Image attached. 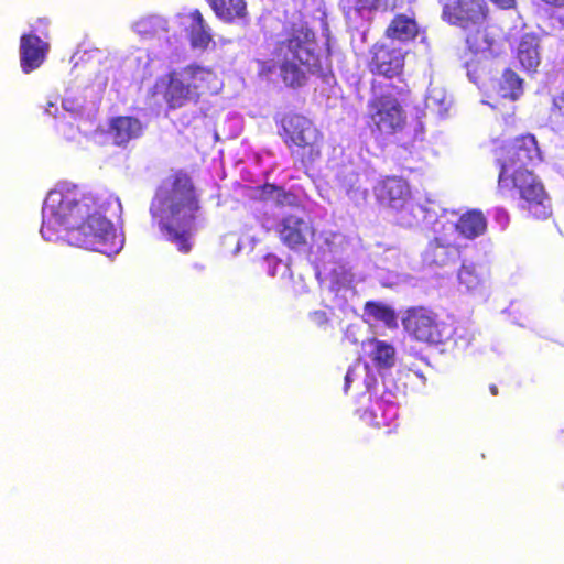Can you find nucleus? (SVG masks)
<instances>
[{"mask_svg":"<svg viewBox=\"0 0 564 564\" xmlns=\"http://www.w3.org/2000/svg\"><path fill=\"white\" fill-rule=\"evenodd\" d=\"M42 237L55 241L62 232L69 245L108 257L123 247V238L102 215V207L90 194L53 189L42 207Z\"/></svg>","mask_w":564,"mask_h":564,"instance_id":"f257e3e1","label":"nucleus"},{"mask_svg":"<svg viewBox=\"0 0 564 564\" xmlns=\"http://www.w3.org/2000/svg\"><path fill=\"white\" fill-rule=\"evenodd\" d=\"M171 180L170 193L154 196L150 214L160 229L176 245L178 251L188 253L192 250L194 225L202 209L199 194L186 171L174 172Z\"/></svg>","mask_w":564,"mask_h":564,"instance_id":"f03ea898","label":"nucleus"},{"mask_svg":"<svg viewBox=\"0 0 564 564\" xmlns=\"http://www.w3.org/2000/svg\"><path fill=\"white\" fill-rule=\"evenodd\" d=\"M314 32L304 23H291L284 28L282 39L273 48L272 59H259L258 75L269 77L276 69L285 86L301 88L307 84L310 75H319L323 67L313 44Z\"/></svg>","mask_w":564,"mask_h":564,"instance_id":"7ed1b4c3","label":"nucleus"},{"mask_svg":"<svg viewBox=\"0 0 564 564\" xmlns=\"http://www.w3.org/2000/svg\"><path fill=\"white\" fill-rule=\"evenodd\" d=\"M219 89L217 74L208 67L189 64L173 69L160 77L153 87L154 95H161L169 109H178L200 97L214 95Z\"/></svg>","mask_w":564,"mask_h":564,"instance_id":"20e7f679","label":"nucleus"},{"mask_svg":"<svg viewBox=\"0 0 564 564\" xmlns=\"http://www.w3.org/2000/svg\"><path fill=\"white\" fill-rule=\"evenodd\" d=\"M441 19L466 34L470 53L478 54L489 47L486 24L490 15L487 0H443Z\"/></svg>","mask_w":564,"mask_h":564,"instance_id":"39448f33","label":"nucleus"},{"mask_svg":"<svg viewBox=\"0 0 564 564\" xmlns=\"http://www.w3.org/2000/svg\"><path fill=\"white\" fill-rule=\"evenodd\" d=\"M276 126L279 137L302 165H312L322 156L324 135L310 118L289 112L276 121Z\"/></svg>","mask_w":564,"mask_h":564,"instance_id":"423d86ee","label":"nucleus"},{"mask_svg":"<svg viewBox=\"0 0 564 564\" xmlns=\"http://www.w3.org/2000/svg\"><path fill=\"white\" fill-rule=\"evenodd\" d=\"M498 185L517 195V208L527 217L544 220L552 215L551 199L532 171H499Z\"/></svg>","mask_w":564,"mask_h":564,"instance_id":"0eeeda50","label":"nucleus"},{"mask_svg":"<svg viewBox=\"0 0 564 564\" xmlns=\"http://www.w3.org/2000/svg\"><path fill=\"white\" fill-rule=\"evenodd\" d=\"M394 90L395 96L381 94L373 96L368 102L371 130L381 137L394 135L406 126V112L402 102L410 89L404 85L394 87Z\"/></svg>","mask_w":564,"mask_h":564,"instance_id":"6e6552de","label":"nucleus"},{"mask_svg":"<svg viewBox=\"0 0 564 564\" xmlns=\"http://www.w3.org/2000/svg\"><path fill=\"white\" fill-rule=\"evenodd\" d=\"M378 203L394 212L395 221L402 227H412L417 223L414 214L416 205L408 181L400 176H386L373 187Z\"/></svg>","mask_w":564,"mask_h":564,"instance_id":"1a4fd4ad","label":"nucleus"},{"mask_svg":"<svg viewBox=\"0 0 564 564\" xmlns=\"http://www.w3.org/2000/svg\"><path fill=\"white\" fill-rule=\"evenodd\" d=\"M403 326L410 336L430 346L445 344L452 334L451 326L441 321L436 313L422 306L408 310Z\"/></svg>","mask_w":564,"mask_h":564,"instance_id":"9d476101","label":"nucleus"},{"mask_svg":"<svg viewBox=\"0 0 564 564\" xmlns=\"http://www.w3.org/2000/svg\"><path fill=\"white\" fill-rule=\"evenodd\" d=\"M501 151L502 154L499 159L500 171H532L530 167L542 161L536 138L531 133L514 138Z\"/></svg>","mask_w":564,"mask_h":564,"instance_id":"9b49d317","label":"nucleus"},{"mask_svg":"<svg viewBox=\"0 0 564 564\" xmlns=\"http://www.w3.org/2000/svg\"><path fill=\"white\" fill-rule=\"evenodd\" d=\"M36 24L43 28V30H41L43 37L36 34L40 28H34L33 25L30 32L23 33L20 36V67L24 74H30L40 68L47 58L51 50L50 42L47 41L48 20L46 18H39Z\"/></svg>","mask_w":564,"mask_h":564,"instance_id":"f8f14e48","label":"nucleus"},{"mask_svg":"<svg viewBox=\"0 0 564 564\" xmlns=\"http://www.w3.org/2000/svg\"><path fill=\"white\" fill-rule=\"evenodd\" d=\"M406 52L401 47L376 42L369 50L368 70L375 76L391 79L404 72Z\"/></svg>","mask_w":564,"mask_h":564,"instance_id":"ddd939ff","label":"nucleus"},{"mask_svg":"<svg viewBox=\"0 0 564 564\" xmlns=\"http://www.w3.org/2000/svg\"><path fill=\"white\" fill-rule=\"evenodd\" d=\"M276 234L284 246L291 250H300L314 241L316 230L308 219L290 214L278 224Z\"/></svg>","mask_w":564,"mask_h":564,"instance_id":"4468645a","label":"nucleus"},{"mask_svg":"<svg viewBox=\"0 0 564 564\" xmlns=\"http://www.w3.org/2000/svg\"><path fill=\"white\" fill-rule=\"evenodd\" d=\"M419 34L420 25L413 11L394 14L383 32L386 39L400 44L414 42Z\"/></svg>","mask_w":564,"mask_h":564,"instance_id":"2eb2a0df","label":"nucleus"},{"mask_svg":"<svg viewBox=\"0 0 564 564\" xmlns=\"http://www.w3.org/2000/svg\"><path fill=\"white\" fill-rule=\"evenodd\" d=\"M516 58L522 69L535 74L542 59L540 35L533 32L521 35L516 48Z\"/></svg>","mask_w":564,"mask_h":564,"instance_id":"dca6fc26","label":"nucleus"},{"mask_svg":"<svg viewBox=\"0 0 564 564\" xmlns=\"http://www.w3.org/2000/svg\"><path fill=\"white\" fill-rule=\"evenodd\" d=\"M460 256L459 247L445 243L441 238L431 240L423 253V261L427 265L445 267L455 263Z\"/></svg>","mask_w":564,"mask_h":564,"instance_id":"f3484780","label":"nucleus"},{"mask_svg":"<svg viewBox=\"0 0 564 564\" xmlns=\"http://www.w3.org/2000/svg\"><path fill=\"white\" fill-rule=\"evenodd\" d=\"M215 15L224 23L232 24L248 18L246 0H205Z\"/></svg>","mask_w":564,"mask_h":564,"instance_id":"a211bd4d","label":"nucleus"},{"mask_svg":"<svg viewBox=\"0 0 564 564\" xmlns=\"http://www.w3.org/2000/svg\"><path fill=\"white\" fill-rule=\"evenodd\" d=\"M487 218L480 209L463 213L455 223L456 231L466 239H476L487 231Z\"/></svg>","mask_w":564,"mask_h":564,"instance_id":"6ab92c4d","label":"nucleus"},{"mask_svg":"<svg viewBox=\"0 0 564 564\" xmlns=\"http://www.w3.org/2000/svg\"><path fill=\"white\" fill-rule=\"evenodd\" d=\"M140 122L132 117H117L111 119L108 134L117 145L127 144L132 138L138 135Z\"/></svg>","mask_w":564,"mask_h":564,"instance_id":"aec40b11","label":"nucleus"},{"mask_svg":"<svg viewBox=\"0 0 564 564\" xmlns=\"http://www.w3.org/2000/svg\"><path fill=\"white\" fill-rule=\"evenodd\" d=\"M488 278L487 270L481 265L463 264L458 270V281L469 292L480 291L485 288Z\"/></svg>","mask_w":564,"mask_h":564,"instance_id":"412c9836","label":"nucleus"},{"mask_svg":"<svg viewBox=\"0 0 564 564\" xmlns=\"http://www.w3.org/2000/svg\"><path fill=\"white\" fill-rule=\"evenodd\" d=\"M189 18L192 20L189 30L191 45L194 48L206 50L213 36L202 12L195 9L191 12Z\"/></svg>","mask_w":564,"mask_h":564,"instance_id":"4be33fe9","label":"nucleus"},{"mask_svg":"<svg viewBox=\"0 0 564 564\" xmlns=\"http://www.w3.org/2000/svg\"><path fill=\"white\" fill-rule=\"evenodd\" d=\"M497 94L505 99L518 100L523 95V79L513 69L506 68L497 83Z\"/></svg>","mask_w":564,"mask_h":564,"instance_id":"5701e85b","label":"nucleus"},{"mask_svg":"<svg viewBox=\"0 0 564 564\" xmlns=\"http://www.w3.org/2000/svg\"><path fill=\"white\" fill-rule=\"evenodd\" d=\"M373 350L371 351V359L377 368H390L394 364V348L392 345L372 339Z\"/></svg>","mask_w":564,"mask_h":564,"instance_id":"b1692460","label":"nucleus"},{"mask_svg":"<svg viewBox=\"0 0 564 564\" xmlns=\"http://www.w3.org/2000/svg\"><path fill=\"white\" fill-rule=\"evenodd\" d=\"M547 122L553 131L564 133V90L553 96Z\"/></svg>","mask_w":564,"mask_h":564,"instance_id":"393cba45","label":"nucleus"},{"mask_svg":"<svg viewBox=\"0 0 564 564\" xmlns=\"http://www.w3.org/2000/svg\"><path fill=\"white\" fill-rule=\"evenodd\" d=\"M365 313L377 322H382L387 326L395 325V313L394 311L379 302L369 301L365 304Z\"/></svg>","mask_w":564,"mask_h":564,"instance_id":"a878e982","label":"nucleus"},{"mask_svg":"<svg viewBox=\"0 0 564 564\" xmlns=\"http://www.w3.org/2000/svg\"><path fill=\"white\" fill-rule=\"evenodd\" d=\"M166 21L156 18V17H148L143 20V35H155L160 31H165Z\"/></svg>","mask_w":564,"mask_h":564,"instance_id":"bb28decb","label":"nucleus"},{"mask_svg":"<svg viewBox=\"0 0 564 564\" xmlns=\"http://www.w3.org/2000/svg\"><path fill=\"white\" fill-rule=\"evenodd\" d=\"M355 10L358 13H362L365 11L372 12L379 11V4L377 0H356L355 1Z\"/></svg>","mask_w":564,"mask_h":564,"instance_id":"cd10ccee","label":"nucleus"},{"mask_svg":"<svg viewBox=\"0 0 564 564\" xmlns=\"http://www.w3.org/2000/svg\"><path fill=\"white\" fill-rule=\"evenodd\" d=\"M380 11L393 12L400 8L402 0H377Z\"/></svg>","mask_w":564,"mask_h":564,"instance_id":"c85d7f7f","label":"nucleus"},{"mask_svg":"<svg viewBox=\"0 0 564 564\" xmlns=\"http://www.w3.org/2000/svg\"><path fill=\"white\" fill-rule=\"evenodd\" d=\"M311 319L315 325H317L319 327L325 326L328 323L327 313L322 310L313 312L311 314Z\"/></svg>","mask_w":564,"mask_h":564,"instance_id":"c756f323","label":"nucleus"},{"mask_svg":"<svg viewBox=\"0 0 564 564\" xmlns=\"http://www.w3.org/2000/svg\"><path fill=\"white\" fill-rule=\"evenodd\" d=\"M495 6L502 10L514 9L517 6V0H490Z\"/></svg>","mask_w":564,"mask_h":564,"instance_id":"7c9ffc66","label":"nucleus"},{"mask_svg":"<svg viewBox=\"0 0 564 564\" xmlns=\"http://www.w3.org/2000/svg\"><path fill=\"white\" fill-rule=\"evenodd\" d=\"M355 375H356V368L355 367H350L348 368L346 375H345V383H344V391L347 392L350 388V384L351 382L354 381L355 379Z\"/></svg>","mask_w":564,"mask_h":564,"instance_id":"2f4dec72","label":"nucleus"},{"mask_svg":"<svg viewBox=\"0 0 564 564\" xmlns=\"http://www.w3.org/2000/svg\"><path fill=\"white\" fill-rule=\"evenodd\" d=\"M496 217L498 220H500L503 224L509 223V215L505 209H497Z\"/></svg>","mask_w":564,"mask_h":564,"instance_id":"473e14b6","label":"nucleus"},{"mask_svg":"<svg viewBox=\"0 0 564 564\" xmlns=\"http://www.w3.org/2000/svg\"><path fill=\"white\" fill-rule=\"evenodd\" d=\"M541 1L551 8H563L564 7V0H541Z\"/></svg>","mask_w":564,"mask_h":564,"instance_id":"72a5a7b5","label":"nucleus"},{"mask_svg":"<svg viewBox=\"0 0 564 564\" xmlns=\"http://www.w3.org/2000/svg\"><path fill=\"white\" fill-rule=\"evenodd\" d=\"M262 188H263V192L268 193V194H272L274 191H280L281 189V188H279V187H276V186H274L272 184H265V185H263Z\"/></svg>","mask_w":564,"mask_h":564,"instance_id":"f704fd0d","label":"nucleus"},{"mask_svg":"<svg viewBox=\"0 0 564 564\" xmlns=\"http://www.w3.org/2000/svg\"><path fill=\"white\" fill-rule=\"evenodd\" d=\"M284 198L288 200V203L293 204L296 199V196L292 193H284Z\"/></svg>","mask_w":564,"mask_h":564,"instance_id":"c9c22d12","label":"nucleus"},{"mask_svg":"<svg viewBox=\"0 0 564 564\" xmlns=\"http://www.w3.org/2000/svg\"><path fill=\"white\" fill-rule=\"evenodd\" d=\"M489 390L492 395H495V397L498 395V387L496 384H490Z\"/></svg>","mask_w":564,"mask_h":564,"instance_id":"e433bc0d","label":"nucleus"},{"mask_svg":"<svg viewBox=\"0 0 564 564\" xmlns=\"http://www.w3.org/2000/svg\"><path fill=\"white\" fill-rule=\"evenodd\" d=\"M52 107H54V104H53V102H48V104H47V108L45 109V111H46L47 113H50V115H51V111H52Z\"/></svg>","mask_w":564,"mask_h":564,"instance_id":"4c0bfd02","label":"nucleus"}]
</instances>
